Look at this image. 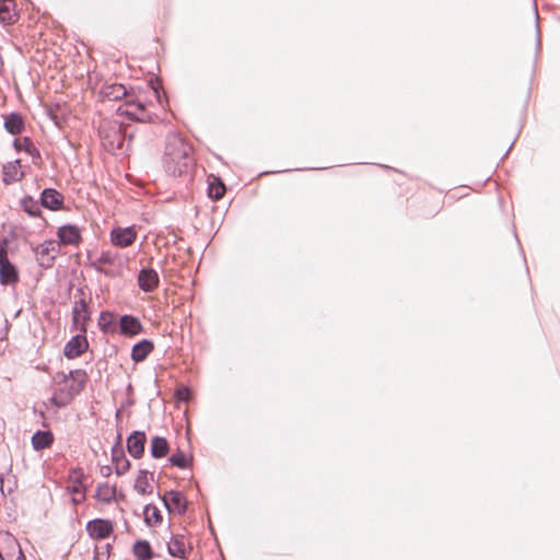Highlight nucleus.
<instances>
[{
    "label": "nucleus",
    "instance_id": "f257e3e1",
    "mask_svg": "<svg viewBox=\"0 0 560 560\" xmlns=\"http://www.w3.org/2000/svg\"><path fill=\"white\" fill-rule=\"evenodd\" d=\"M164 171L174 177L188 175L196 163L192 145L180 135L166 136L162 159Z\"/></svg>",
    "mask_w": 560,
    "mask_h": 560
},
{
    "label": "nucleus",
    "instance_id": "f03ea898",
    "mask_svg": "<svg viewBox=\"0 0 560 560\" xmlns=\"http://www.w3.org/2000/svg\"><path fill=\"white\" fill-rule=\"evenodd\" d=\"M132 94L133 96L128 97L125 103L117 108V114L137 121L150 120V115L147 112V105L150 101L145 95L147 92L137 89L132 90Z\"/></svg>",
    "mask_w": 560,
    "mask_h": 560
},
{
    "label": "nucleus",
    "instance_id": "7ed1b4c3",
    "mask_svg": "<svg viewBox=\"0 0 560 560\" xmlns=\"http://www.w3.org/2000/svg\"><path fill=\"white\" fill-rule=\"evenodd\" d=\"M88 375L83 370L70 372L69 377L65 380V388H61L51 398L56 406H66L75 395L85 386Z\"/></svg>",
    "mask_w": 560,
    "mask_h": 560
},
{
    "label": "nucleus",
    "instance_id": "20e7f679",
    "mask_svg": "<svg viewBox=\"0 0 560 560\" xmlns=\"http://www.w3.org/2000/svg\"><path fill=\"white\" fill-rule=\"evenodd\" d=\"M125 265L122 257L114 252H102L94 261L96 269L110 278L122 276Z\"/></svg>",
    "mask_w": 560,
    "mask_h": 560
},
{
    "label": "nucleus",
    "instance_id": "39448f33",
    "mask_svg": "<svg viewBox=\"0 0 560 560\" xmlns=\"http://www.w3.org/2000/svg\"><path fill=\"white\" fill-rule=\"evenodd\" d=\"M100 137L103 145L110 151L121 148L124 135L120 125L115 121L103 120L100 125Z\"/></svg>",
    "mask_w": 560,
    "mask_h": 560
},
{
    "label": "nucleus",
    "instance_id": "423d86ee",
    "mask_svg": "<svg viewBox=\"0 0 560 560\" xmlns=\"http://www.w3.org/2000/svg\"><path fill=\"white\" fill-rule=\"evenodd\" d=\"M84 472L81 468H72L69 471L67 480V491L71 495L74 504H80L85 500V487L83 485Z\"/></svg>",
    "mask_w": 560,
    "mask_h": 560
},
{
    "label": "nucleus",
    "instance_id": "0eeeda50",
    "mask_svg": "<svg viewBox=\"0 0 560 560\" xmlns=\"http://www.w3.org/2000/svg\"><path fill=\"white\" fill-rule=\"evenodd\" d=\"M115 523L106 518L89 521L85 526L86 534L93 540H104L114 534Z\"/></svg>",
    "mask_w": 560,
    "mask_h": 560
},
{
    "label": "nucleus",
    "instance_id": "6e6552de",
    "mask_svg": "<svg viewBox=\"0 0 560 560\" xmlns=\"http://www.w3.org/2000/svg\"><path fill=\"white\" fill-rule=\"evenodd\" d=\"M59 252L60 244L54 240L45 241L35 249L36 259L42 267L49 268L52 266Z\"/></svg>",
    "mask_w": 560,
    "mask_h": 560
},
{
    "label": "nucleus",
    "instance_id": "1a4fd4ad",
    "mask_svg": "<svg viewBox=\"0 0 560 560\" xmlns=\"http://www.w3.org/2000/svg\"><path fill=\"white\" fill-rule=\"evenodd\" d=\"M0 558L2 560H25L18 540L8 534L0 537Z\"/></svg>",
    "mask_w": 560,
    "mask_h": 560
},
{
    "label": "nucleus",
    "instance_id": "9d476101",
    "mask_svg": "<svg viewBox=\"0 0 560 560\" xmlns=\"http://www.w3.org/2000/svg\"><path fill=\"white\" fill-rule=\"evenodd\" d=\"M90 320L89 304L84 299L74 302L72 308V322L79 331L86 332V324Z\"/></svg>",
    "mask_w": 560,
    "mask_h": 560
},
{
    "label": "nucleus",
    "instance_id": "9b49d317",
    "mask_svg": "<svg viewBox=\"0 0 560 560\" xmlns=\"http://www.w3.org/2000/svg\"><path fill=\"white\" fill-rule=\"evenodd\" d=\"M89 348V341L85 334H80L72 337L63 348V354L67 359H75L82 355Z\"/></svg>",
    "mask_w": 560,
    "mask_h": 560
},
{
    "label": "nucleus",
    "instance_id": "f8f14e48",
    "mask_svg": "<svg viewBox=\"0 0 560 560\" xmlns=\"http://www.w3.org/2000/svg\"><path fill=\"white\" fill-rule=\"evenodd\" d=\"M137 240V231L133 226L116 228L110 232V242L117 247H128Z\"/></svg>",
    "mask_w": 560,
    "mask_h": 560
},
{
    "label": "nucleus",
    "instance_id": "ddd939ff",
    "mask_svg": "<svg viewBox=\"0 0 560 560\" xmlns=\"http://www.w3.org/2000/svg\"><path fill=\"white\" fill-rule=\"evenodd\" d=\"M167 550L172 557L187 559L192 547L184 535H173L167 542Z\"/></svg>",
    "mask_w": 560,
    "mask_h": 560
},
{
    "label": "nucleus",
    "instance_id": "4468645a",
    "mask_svg": "<svg viewBox=\"0 0 560 560\" xmlns=\"http://www.w3.org/2000/svg\"><path fill=\"white\" fill-rule=\"evenodd\" d=\"M57 236L59 238L60 246H79L82 242L81 230L73 224H66L58 229Z\"/></svg>",
    "mask_w": 560,
    "mask_h": 560
},
{
    "label": "nucleus",
    "instance_id": "2eb2a0df",
    "mask_svg": "<svg viewBox=\"0 0 560 560\" xmlns=\"http://www.w3.org/2000/svg\"><path fill=\"white\" fill-rule=\"evenodd\" d=\"M101 96L107 101H119L133 96L132 90L128 91L122 84L109 83L104 84L101 89Z\"/></svg>",
    "mask_w": 560,
    "mask_h": 560
},
{
    "label": "nucleus",
    "instance_id": "dca6fc26",
    "mask_svg": "<svg viewBox=\"0 0 560 560\" xmlns=\"http://www.w3.org/2000/svg\"><path fill=\"white\" fill-rule=\"evenodd\" d=\"M163 501L167 510L172 513L184 514L186 511V498L179 491H167L163 495Z\"/></svg>",
    "mask_w": 560,
    "mask_h": 560
},
{
    "label": "nucleus",
    "instance_id": "f3484780",
    "mask_svg": "<svg viewBox=\"0 0 560 560\" xmlns=\"http://www.w3.org/2000/svg\"><path fill=\"white\" fill-rule=\"evenodd\" d=\"M153 472L141 469L137 474L133 489L141 495H150L153 492Z\"/></svg>",
    "mask_w": 560,
    "mask_h": 560
},
{
    "label": "nucleus",
    "instance_id": "a211bd4d",
    "mask_svg": "<svg viewBox=\"0 0 560 560\" xmlns=\"http://www.w3.org/2000/svg\"><path fill=\"white\" fill-rule=\"evenodd\" d=\"M160 279L155 270L151 268L142 269L138 275V284L144 292H152L159 285Z\"/></svg>",
    "mask_w": 560,
    "mask_h": 560
},
{
    "label": "nucleus",
    "instance_id": "6ab92c4d",
    "mask_svg": "<svg viewBox=\"0 0 560 560\" xmlns=\"http://www.w3.org/2000/svg\"><path fill=\"white\" fill-rule=\"evenodd\" d=\"M145 434L136 431L127 439V448L129 454L135 458H140L144 453Z\"/></svg>",
    "mask_w": 560,
    "mask_h": 560
},
{
    "label": "nucleus",
    "instance_id": "aec40b11",
    "mask_svg": "<svg viewBox=\"0 0 560 560\" xmlns=\"http://www.w3.org/2000/svg\"><path fill=\"white\" fill-rule=\"evenodd\" d=\"M120 332L128 337L139 335L143 330V326L140 320L131 315H124L119 322Z\"/></svg>",
    "mask_w": 560,
    "mask_h": 560
},
{
    "label": "nucleus",
    "instance_id": "412c9836",
    "mask_svg": "<svg viewBox=\"0 0 560 560\" xmlns=\"http://www.w3.org/2000/svg\"><path fill=\"white\" fill-rule=\"evenodd\" d=\"M19 280V271L10 260L0 264V283L2 285H15Z\"/></svg>",
    "mask_w": 560,
    "mask_h": 560
},
{
    "label": "nucleus",
    "instance_id": "4be33fe9",
    "mask_svg": "<svg viewBox=\"0 0 560 560\" xmlns=\"http://www.w3.org/2000/svg\"><path fill=\"white\" fill-rule=\"evenodd\" d=\"M24 177L22 166L19 160L4 165L3 167V182L7 185L20 182Z\"/></svg>",
    "mask_w": 560,
    "mask_h": 560
},
{
    "label": "nucleus",
    "instance_id": "5701e85b",
    "mask_svg": "<svg viewBox=\"0 0 560 560\" xmlns=\"http://www.w3.org/2000/svg\"><path fill=\"white\" fill-rule=\"evenodd\" d=\"M42 203L50 210H59L62 208L63 198L61 194L55 189H45L42 192Z\"/></svg>",
    "mask_w": 560,
    "mask_h": 560
},
{
    "label": "nucleus",
    "instance_id": "b1692460",
    "mask_svg": "<svg viewBox=\"0 0 560 560\" xmlns=\"http://www.w3.org/2000/svg\"><path fill=\"white\" fill-rule=\"evenodd\" d=\"M117 489L116 486L104 482L97 486L95 498L102 503L109 504L116 501Z\"/></svg>",
    "mask_w": 560,
    "mask_h": 560
},
{
    "label": "nucleus",
    "instance_id": "393cba45",
    "mask_svg": "<svg viewBox=\"0 0 560 560\" xmlns=\"http://www.w3.org/2000/svg\"><path fill=\"white\" fill-rule=\"evenodd\" d=\"M153 342L148 339H143L132 347L131 359L135 362H142L153 351Z\"/></svg>",
    "mask_w": 560,
    "mask_h": 560
},
{
    "label": "nucleus",
    "instance_id": "a878e982",
    "mask_svg": "<svg viewBox=\"0 0 560 560\" xmlns=\"http://www.w3.org/2000/svg\"><path fill=\"white\" fill-rule=\"evenodd\" d=\"M15 21V2L13 0H0V22L3 24H13Z\"/></svg>",
    "mask_w": 560,
    "mask_h": 560
},
{
    "label": "nucleus",
    "instance_id": "bb28decb",
    "mask_svg": "<svg viewBox=\"0 0 560 560\" xmlns=\"http://www.w3.org/2000/svg\"><path fill=\"white\" fill-rule=\"evenodd\" d=\"M225 191V185L220 178L213 175L208 177V195L212 200H220Z\"/></svg>",
    "mask_w": 560,
    "mask_h": 560
},
{
    "label": "nucleus",
    "instance_id": "cd10ccee",
    "mask_svg": "<svg viewBox=\"0 0 560 560\" xmlns=\"http://www.w3.org/2000/svg\"><path fill=\"white\" fill-rule=\"evenodd\" d=\"M54 442V434L50 431H37L32 436V445L36 451L50 447Z\"/></svg>",
    "mask_w": 560,
    "mask_h": 560
},
{
    "label": "nucleus",
    "instance_id": "c85d7f7f",
    "mask_svg": "<svg viewBox=\"0 0 560 560\" xmlns=\"http://www.w3.org/2000/svg\"><path fill=\"white\" fill-rule=\"evenodd\" d=\"M4 127L11 135H19L24 129V121L21 115L12 113L5 116Z\"/></svg>",
    "mask_w": 560,
    "mask_h": 560
},
{
    "label": "nucleus",
    "instance_id": "c756f323",
    "mask_svg": "<svg viewBox=\"0 0 560 560\" xmlns=\"http://www.w3.org/2000/svg\"><path fill=\"white\" fill-rule=\"evenodd\" d=\"M14 148L18 151L26 152L27 154H30L34 159H39L40 158L39 151L37 150L35 144L33 143V141L30 138H27V137L15 139L14 140Z\"/></svg>",
    "mask_w": 560,
    "mask_h": 560
},
{
    "label": "nucleus",
    "instance_id": "7c9ffc66",
    "mask_svg": "<svg viewBox=\"0 0 560 560\" xmlns=\"http://www.w3.org/2000/svg\"><path fill=\"white\" fill-rule=\"evenodd\" d=\"M170 451L166 439L154 436L151 441V455L154 458H162L167 455Z\"/></svg>",
    "mask_w": 560,
    "mask_h": 560
},
{
    "label": "nucleus",
    "instance_id": "2f4dec72",
    "mask_svg": "<svg viewBox=\"0 0 560 560\" xmlns=\"http://www.w3.org/2000/svg\"><path fill=\"white\" fill-rule=\"evenodd\" d=\"M133 555L139 560H150L153 558L152 548L147 540H137L132 548Z\"/></svg>",
    "mask_w": 560,
    "mask_h": 560
},
{
    "label": "nucleus",
    "instance_id": "473e14b6",
    "mask_svg": "<svg viewBox=\"0 0 560 560\" xmlns=\"http://www.w3.org/2000/svg\"><path fill=\"white\" fill-rule=\"evenodd\" d=\"M162 520L163 518H162L161 512L155 505L148 504L144 508V521L148 525L155 526V525L160 524L162 522Z\"/></svg>",
    "mask_w": 560,
    "mask_h": 560
},
{
    "label": "nucleus",
    "instance_id": "72a5a7b5",
    "mask_svg": "<svg viewBox=\"0 0 560 560\" xmlns=\"http://www.w3.org/2000/svg\"><path fill=\"white\" fill-rule=\"evenodd\" d=\"M170 462L173 466L187 468L191 463V458L183 452H176L170 457Z\"/></svg>",
    "mask_w": 560,
    "mask_h": 560
},
{
    "label": "nucleus",
    "instance_id": "f704fd0d",
    "mask_svg": "<svg viewBox=\"0 0 560 560\" xmlns=\"http://www.w3.org/2000/svg\"><path fill=\"white\" fill-rule=\"evenodd\" d=\"M113 314L110 312H102L98 317V326L102 331H107L113 323Z\"/></svg>",
    "mask_w": 560,
    "mask_h": 560
},
{
    "label": "nucleus",
    "instance_id": "c9c22d12",
    "mask_svg": "<svg viewBox=\"0 0 560 560\" xmlns=\"http://www.w3.org/2000/svg\"><path fill=\"white\" fill-rule=\"evenodd\" d=\"M24 209L31 215H36L38 213V207H37V205L32 199L24 201Z\"/></svg>",
    "mask_w": 560,
    "mask_h": 560
},
{
    "label": "nucleus",
    "instance_id": "e433bc0d",
    "mask_svg": "<svg viewBox=\"0 0 560 560\" xmlns=\"http://www.w3.org/2000/svg\"><path fill=\"white\" fill-rule=\"evenodd\" d=\"M8 245L5 242L0 243V264L8 261Z\"/></svg>",
    "mask_w": 560,
    "mask_h": 560
},
{
    "label": "nucleus",
    "instance_id": "4c0bfd02",
    "mask_svg": "<svg viewBox=\"0 0 560 560\" xmlns=\"http://www.w3.org/2000/svg\"><path fill=\"white\" fill-rule=\"evenodd\" d=\"M148 89L151 91V93L154 95L156 101L160 103L161 102V95H160V91H159V85L154 84L153 82H151L150 85L148 86Z\"/></svg>",
    "mask_w": 560,
    "mask_h": 560
}]
</instances>
